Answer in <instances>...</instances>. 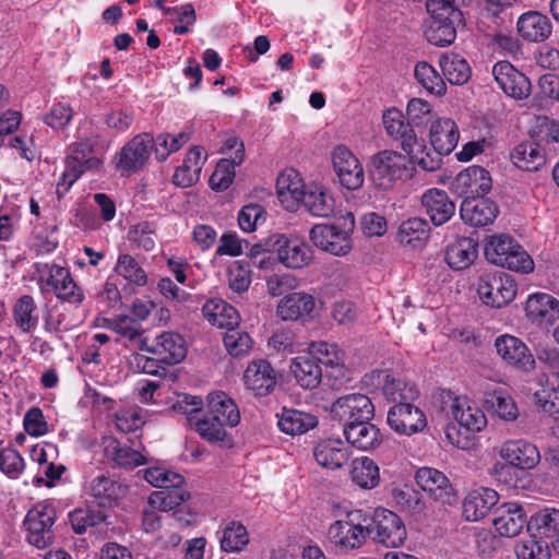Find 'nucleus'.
Masks as SVG:
<instances>
[{
  "label": "nucleus",
  "instance_id": "f257e3e1",
  "mask_svg": "<svg viewBox=\"0 0 559 559\" xmlns=\"http://www.w3.org/2000/svg\"><path fill=\"white\" fill-rule=\"evenodd\" d=\"M277 199L285 210L304 206L306 210L326 207L333 210L334 199L318 183L306 185L298 170L285 168L276 179Z\"/></svg>",
  "mask_w": 559,
  "mask_h": 559
},
{
  "label": "nucleus",
  "instance_id": "f03ea898",
  "mask_svg": "<svg viewBox=\"0 0 559 559\" xmlns=\"http://www.w3.org/2000/svg\"><path fill=\"white\" fill-rule=\"evenodd\" d=\"M429 139L433 153L427 151L425 146V152L421 154L416 147L412 159L423 170L435 171L441 167L442 156L449 155L456 147L460 139L459 128L452 119L439 118L430 126Z\"/></svg>",
  "mask_w": 559,
  "mask_h": 559
},
{
  "label": "nucleus",
  "instance_id": "7ed1b4c3",
  "mask_svg": "<svg viewBox=\"0 0 559 559\" xmlns=\"http://www.w3.org/2000/svg\"><path fill=\"white\" fill-rule=\"evenodd\" d=\"M488 262L522 274L534 270V261L512 236L506 234L489 237L484 248Z\"/></svg>",
  "mask_w": 559,
  "mask_h": 559
},
{
  "label": "nucleus",
  "instance_id": "20e7f679",
  "mask_svg": "<svg viewBox=\"0 0 559 559\" xmlns=\"http://www.w3.org/2000/svg\"><path fill=\"white\" fill-rule=\"evenodd\" d=\"M355 228L353 212L335 218L332 223L316 224L309 231L312 243L333 255H345L352 250L350 234Z\"/></svg>",
  "mask_w": 559,
  "mask_h": 559
},
{
  "label": "nucleus",
  "instance_id": "39448f33",
  "mask_svg": "<svg viewBox=\"0 0 559 559\" xmlns=\"http://www.w3.org/2000/svg\"><path fill=\"white\" fill-rule=\"evenodd\" d=\"M366 525L373 542L388 548L400 547L406 539L407 533L401 518L385 508H376L366 512Z\"/></svg>",
  "mask_w": 559,
  "mask_h": 559
},
{
  "label": "nucleus",
  "instance_id": "423d86ee",
  "mask_svg": "<svg viewBox=\"0 0 559 559\" xmlns=\"http://www.w3.org/2000/svg\"><path fill=\"white\" fill-rule=\"evenodd\" d=\"M414 162L411 157L391 151L384 150L372 155L369 166V175L374 186L389 189L397 180H404L412 177V170L408 164Z\"/></svg>",
  "mask_w": 559,
  "mask_h": 559
},
{
  "label": "nucleus",
  "instance_id": "0eeeda50",
  "mask_svg": "<svg viewBox=\"0 0 559 559\" xmlns=\"http://www.w3.org/2000/svg\"><path fill=\"white\" fill-rule=\"evenodd\" d=\"M369 534L366 512L362 510L347 512L345 519L333 522L328 531L329 539L344 550L360 548Z\"/></svg>",
  "mask_w": 559,
  "mask_h": 559
},
{
  "label": "nucleus",
  "instance_id": "6e6552de",
  "mask_svg": "<svg viewBox=\"0 0 559 559\" xmlns=\"http://www.w3.org/2000/svg\"><path fill=\"white\" fill-rule=\"evenodd\" d=\"M477 293L486 306L501 308L515 298L516 283L506 272H485L478 278Z\"/></svg>",
  "mask_w": 559,
  "mask_h": 559
},
{
  "label": "nucleus",
  "instance_id": "1a4fd4ad",
  "mask_svg": "<svg viewBox=\"0 0 559 559\" xmlns=\"http://www.w3.org/2000/svg\"><path fill=\"white\" fill-rule=\"evenodd\" d=\"M56 521V510L51 504L37 503L26 514L24 526L27 531V542L44 549L53 543L55 534L51 530Z\"/></svg>",
  "mask_w": 559,
  "mask_h": 559
},
{
  "label": "nucleus",
  "instance_id": "9d476101",
  "mask_svg": "<svg viewBox=\"0 0 559 559\" xmlns=\"http://www.w3.org/2000/svg\"><path fill=\"white\" fill-rule=\"evenodd\" d=\"M430 21L425 36L435 46H450L456 38L457 29L465 26L463 12L427 9Z\"/></svg>",
  "mask_w": 559,
  "mask_h": 559
},
{
  "label": "nucleus",
  "instance_id": "9b49d317",
  "mask_svg": "<svg viewBox=\"0 0 559 559\" xmlns=\"http://www.w3.org/2000/svg\"><path fill=\"white\" fill-rule=\"evenodd\" d=\"M154 148V138L147 132L133 136L117 154L116 168L121 175L140 171L147 163Z\"/></svg>",
  "mask_w": 559,
  "mask_h": 559
},
{
  "label": "nucleus",
  "instance_id": "f8f14e48",
  "mask_svg": "<svg viewBox=\"0 0 559 559\" xmlns=\"http://www.w3.org/2000/svg\"><path fill=\"white\" fill-rule=\"evenodd\" d=\"M331 415L344 427L349 421L356 424L357 421L371 420L374 417V405L365 394H346L332 403Z\"/></svg>",
  "mask_w": 559,
  "mask_h": 559
},
{
  "label": "nucleus",
  "instance_id": "ddd939ff",
  "mask_svg": "<svg viewBox=\"0 0 559 559\" xmlns=\"http://www.w3.org/2000/svg\"><path fill=\"white\" fill-rule=\"evenodd\" d=\"M497 354L504 362L518 370L530 373L536 368V359L526 344L516 336L503 334L496 338Z\"/></svg>",
  "mask_w": 559,
  "mask_h": 559
},
{
  "label": "nucleus",
  "instance_id": "4468645a",
  "mask_svg": "<svg viewBox=\"0 0 559 559\" xmlns=\"http://www.w3.org/2000/svg\"><path fill=\"white\" fill-rule=\"evenodd\" d=\"M388 425L399 435L412 436L427 426L425 413L413 404L396 403L388 412Z\"/></svg>",
  "mask_w": 559,
  "mask_h": 559
},
{
  "label": "nucleus",
  "instance_id": "2eb2a0df",
  "mask_svg": "<svg viewBox=\"0 0 559 559\" xmlns=\"http://www.w3.org/2000/svg\"><path fill=\"white\" fill-rule=\"evenodd\" d=\"M383 124L386 133L394 140L401 141L402 150L412 155L415 154V148L421 154L425 152L424 141H419L414 127L409 121H405L404 116L397 109H389L383 114Z\"/></svg>",
  "mask_w": 559,
  "mask_h": 559
},
{
  "label": "nucleus",
  "instance_id": "dca6fc26",
  "mask_svg": "<svg viewBox=\"0 0 559 559\" xmlns=\"http://www.w3.org/2000/svg\"><path fill=\"white\" fill-rule=\"evenodd\" d=\"M492 76L506 95L514 99H525L531 95L528 78L509 61H498L492 67Z\"/></svg>",
  "mask_w": 559,
  "mask_h": 559
},
{
  "label": "nucleus",
  "instance_id": "f3484780",
  "mask_svg": "<svg viewBox=\"0 0 559 559\" xmlns=\"http://www.w3.org/2000/svg\"><path fill=\"white\" fill-rule=\"evenodd\" d=\"M332 163L343 187L355 190L362 186L365 179L364 168L345 145H337L333 150Z\"/></svg>",
  "mask_w": 559,
  "mask_h": 559
},
{
  "label": "nucleus",
  "instance_id": "a211bd4d",
  "mask_svg": "<svg viewBox=\"0 0 559 559\" xmlns=\"http://www.w3.org/2000/svg\"><path fill=\"white\" fill-rule=\"evenodd\" d=\"M491 522L500 536L514 537L527 527L528 520L521 504L506 502L492 511Z\"/></svg>",
  "mask_w": 559,
  "mask_h": 559
},
{
  "label": "nucleus",
  "instance_id": "6ab92c4d",
  "mask_svg": "<svg viewBox=\"0 0 559 559\" xmlns=\"http://www.w3.org/2000/svg\"><path fill=\"white\" fill-rule=\"evenodd\" d=\"M499 454L510 466L521 469L534 468L540 461L536 445L523 439L506 441Z\"/></svg>",
  "mask_w": 559,
  "mask_h": 559
},
{
  "label": "nucleus",
  "instance_id": "aec40b11",
  "mask_svg": "<svg viewBox=\"0 0 559 559\" xmlns=\"http://www.w3.org/2000/svg\"><path fill=\"white\" fill-rule=\"evenodd\" d=\"M276 381L275 371L265 359L251 361L243 372L246 388L255 396L269 395L274 390Z\"/></svg>",
  "mask_w": 559,
  "mask_h": 559
},
{
  "label": "nucleus",
  "instance_id": "412c9836",
  "mask_svg": "<svg viewBox=\"0 0 559 559\" xmlns=\"http://www.w3.org/2000/svg\"><path fill=\"white\" fill-rule=\"evenodd\" d=\"M366 378L377 379L379 383L382 382L383 395L394 404L414 402L419 396V391L413 382L397 379L386 371L374 370Z\"/></svg>",
  "mask_w": 559,
  "mask_h": 559
},
{
  "label": "nucleus",
  "instance_id": "4be33fe9",
  "mask_svg": "<svg viewBox=\"0 0 559 559\" xmlns=\"http://www.w3.org/2000/svg\"><path fill=\"white\" fill-rule=\"evenodd\" d=\"M289 372L297 385L305 390L317 389L322 381L320 360L312 354L304 353L292 359Z\"/></svg>",
  "mask_w": 559,
  "mask_h": 559
},
{
  "label": "nucleus",
  "instance_id": "5701e85b",
  "mask_svg": "<svg viewBox=\"0 0 559 559\" xmlns=\"http://www.w3.org/2000/svg\"><path fill=\"white\" fill-rule=\"evenodd\" d=\"M344 437L352 447L361 451H372L380 447L382 435L371 420L349 421L343 428Z\"/></svg>",
  "mask_w": 559,
  "mask_h": 559
},
{
  "label": "nucleus",
  "instance_id": "b1692460",
  "mask_svg": "<svg viewBox=\"0 0 559 559\" xmlns=\"http://www.w3.org/2000/svg\"><path fill=\"white\" fill-rule=\"evenodd\" d=\"M316 462L328 469L342 468L349 460V448L341 439H323L313 448Z\"/></svg>",
  "mask_w": 559,
  "mask_h": 559
},
{
  "label": "nucleus",
  "instance_id": "393cba45",
  "mask_svg": "<svg viewBox=\"0 0 559 559\" xmlns=\"http://www.w3.org/2000/svg\"><path fill=\"white\" fill-rule=\"evenodd\" d=\"M525 312L539 325L551 324L559 318V300L546 293H535L527 298Z\"/></svg>",
  "mask_w": 559,
  "mask_h": 559
},
{
  "label": "nucleus",
  "instance_id": "a878e982",
  "mask_svg": "<svg viewBox=\"0 0 559 559\" xmlns=\"http://www.w3.org/2000/svg\"><path fill=\"white\" fill-rule=\"evenodd\" d=\"M498 501L499 495L491 488L480 487L472 490L463 501V515L467 521L476 522L485 518Z\"/></svg>",
  "mask_w": 559,
  "mask_h": 559
},
{
  "label": "nucleus",
  "instance_id": "bb28decb",
  "mask_svg": "<svg viewBox=\"0 0 559 559\" xmlns=\"http://www.w3.org/2000/svg\"><path fill=\"white\" fill-rule=\"evenodd\" d=\"M147 353L159 357L165 366H171L180 362L187 355L185 340L177 333L164 332L155 340L153 349Z\"/></svg>",
  "mask_w": 559,
  "mask_h": 559
},
{
  "label": "nucleus",
  "instance_id": "cd10ccee",
  "mask_svg": "<svg viewBox=\"0 0 559 559\" xmlns=\"http://www.w3.org/2000/svg\"><path fill=\"white\" fill-rule=\"evenodd\" d=\"M478 257V242L469 237L457 238L445 249L444 260L454 271L471 266Z\"/></svg>",
  "mask_w": 559,
  "mask_h": 559
},
{
  "label": "nucleus",
  "instance_id": "c85d7f7f",
  "mask_svg": "<svg viewBox=\"0 0 559 559\" xmlns=\"http://www.w3.org/2000/svg\"><path fill=\"white\" fill-rule=\"evenodd\" d=\"M516 26L520 36L532 43L547 39L552 29L550 20L537 11L523 13L519 17Z\"/></svg>",
  "mask_w": 559,
  "mask_h": 559
},
{
  "label": "nucleus",
  "instance_id": "c756f323",
  "mask_svg": "<svg viewBox=\"0 0 559 559\" xmlns=\"http://www.w3.org/2000/svg\"><path fill=\"white\" fill-rule=\"evenodd\" d=\"M417 485L429 492L435 500L445 501L449 499L452 488L445 475L432 467H421L416 472Z\"/></svg>",
  "mask_w": 559,
  "mask_h": 559
},
{
  "label": "nucleus",
  "instance_id": "7c9ffc66",
  "mask_svg": "<svg viewBox=\"0 0 559 559\" xmlns=\"http://www.w3.org/2000/svg\"><path fill=\"white\" fill-rule=\"evenodd\" d=\"M277 418L280 430L290 436L306 433L318 425L317 416L295 408L284 407Z\"/></svg>",
  "mask_w": 559,
  "mask_h": 559
},
{
  "label": "nucleus",
  "instance_id": "2f4dec72",
  "mask_svg": "<svg viewBox=\"0 0 559 559\" xmlns=\"http://www.w3.org/2000/svg\"><path fill=\"white\" fill-rule=\"evenodd\" d=\"M527 532L543 542H548L559 532V510L545 508L533 514L527 523Z\"/></svg>",
  "mask_w": 559,
  "mask_h": 559
},
{
  "label": "nucleus",
  "instance_id": "473e14b6",
  "mask_svg": "<svg viewBox=\"0 0 559 559\" xmlns=\"http://www.w3.org/2000/svg\"><path fill=\"white\" fill-rule=\"evenodd\" d=\"M314 299L306 293H292L284 296L277 305V316L282 320L296 321L312 312Z\"/></svg>",
  "mask_w": 559,
  "mask_h": 559
},
{
  "label": "nucleus",
  "instance_id": "72a5a7b5",
  "mask_svg": "<svg viewBox=\"0 0 559 559\" xmlns=\"http://www.w3.org/2000/svg\"><path fill=\"white\" fill-rule=\"evenodd\" d=\"M441 397L443 400L445 397L448 399L450 402L449 409L452 416L460 427L466 429V431H480L486 426V417L480 409L471 406L464 409L459 403V399L453 397L450 391L443 390Z\"/></svg>",
  "mask_w": 559,
  "mask_h": 559
},
{
  "label": "nucleus",
  "instance_id": "f704fd0d",
  "mask_svg": "<svg viewBox=\"0 0 559 559\" xmlns=\"http://www.w3.org/2000/svg\"><path fill=\"white\" fill-rule=\"evenodd\" d=\"M205 409L210 415H217L228 427H236L240 421L237 404L223 391L213 392L206 396Z\"/></svg>",
  "mask_w": 559,
  "mask_h": 559
},
{
  "label": "nucleus",
  "instance_id": "c9c22d12",
  "mask_svg": "<svg viewBox=\"0 0 559 559\" xmlns=\"http://www.w3.org/2000/svg\"><path fill=\"white\" fill-rule=\"evenodd\" d=\"M203 316L215 325L234 330L240 322V316L235 307L224 300H209L202 307Z\"/></svg>",
  "mask_w": 559,
  "mask_h": 559
},
{
  "label": "nucleus",
  "instance_id": "e433bc0d",
  "mask_svg": "<svg viewBox=\"0 0 559 559\" xmlns=\"http://www.w3.org/2000/svg\"><path fill=\"white\" fill-rule=\"evenodd\" d=\"M124 488L105 475L96 476L90 485V493L95 502L103 508H111L117 504Z\"/></svg>",
  "mask_w": 559,
  "mask_h": 559
},
{
  "label": "nucleus",
  "instance_id": "4c0bfd02",
  "mask_svg": "<svg viewBox=\"0 0 559 559\" xmlns=\"http://www.w3.org/2000/svg\"><path fill=\"white\" fill-rule=\"evenodd\" d=\"M313 259L312 249L301 242L289 240L285 237L282 248L278 249V262L288 269H301L310 264Z\"/></svg>",
  "mask_w": 559,
  "mask_h": 559
},
{
  "label": "nucleus",
  "instance_id": "58836bf2",
  "mask_svg": "<svg viewBox=\"0 0 559 559\" xmlns=\"http://www.w3.org/2000/svg\"><path fill=\"white\" fill-rule=\"evenodd\" d=\"M429 223L424 218L413 217L403 222L399 228L397 240L413 249L424 247L429 238Z\"/></svg>",
  "mask_w": 559,
  "mask_h": 559
},
{
  "label": "nucleus",
  "instance_id": "ea45409f",
  "mask_svg": "<svg viewBox=\"0 0 559 559\" xmlns=\"http://www.w3.org/2000/svg\"><path fill=\"white\" fill-rule=\"evenodd\" d=\"M47 284L53 288L57 298L62 301L79 306L84 300V294L71 293V295L68 296L62 293L66 288L73 289L75 287V282L72 280L70 271L66 267L52 264L49 270Z\"/></svg>",
  "mask_w": 559,
  "mask_h": 559
},
{
  "label": "nucleus",
  "instance_id": "a19ab883",
  "mask_svg": "<svg viewBox=\"0 0 559 559\" xmlns=\"http://www.w3.org/2000/svg\"><path fill=\"white\" fill-rule=\"evenodd\" d=\"M226 427L228 426L217 415H210L206 409H203L192 426L200 437L210 443L224 442L228 437Z\"/></svg>",
  "mask_w": 559,
  "mask_h": 559
},
{
  "label": "nucleus",
  "instance_id": "79ce46f5",
  "mask_svg": "<svg viewBox=\"0 0 559 559\" xmlns=\"http://www.w3.org/2000/svg\"><path fill=\"white\" fill-rule=\"evenodd\" d=\"M513 164L526 171H536L545 164V154L534 142L520 143L511 152Z\"/></svg>",
  "mask_w": 559,
  "mask_h": 559
},
{
  "label": "nucleus",
  "instance_id": "37998d69",
  "mask_svg": "<svg viewBox=\"0 0 559 559\" xmlns=\"http://www.w3.org/2000/svg\"><path fill=\"white\" fill-rule=\"evenodd\" d=\"M37 305L31 295L21 296L13 306V319L16 326L24 333L34 331L39 321Z\"/></svg>",
  "mask_w": 559,
  "mask_h": 559
},
{
  "label": "nucleus",
  "instance_id": "c03bdc74",
  "mask_svg": "<svg viewBox=\"0 0 559 559\" xmlns=\"http://www.w3.org/2000/svg\"><path fill=\"white\" fill-rule=\"evenodd\" d=\"M350 479L364 489H372L380 481L378 465L369 457L355 459L352 462Z\"/></svg>",
  "mask_w": 559,
  "mask_h": 559
},
{
  "label": "nucleus",
  "instance_id": "a18cd8bd",
  "mask_svg": "<svg viewBox=\"0 0 559 559\" xmlns=\"http://www.w3.org/2000/svg\"><path fill=\"white\" fill-rule=\"evenodd\" d=\"M249 544L247 527L239 521H230L222 530L221 549L224 552H240Z\"/></svg>",
  "mask_w": 559,
  "mask_h": 559
},
{
  "label": "nucleus",
  "instance_id": "49530a36",
  "mask_svg": "<svg viewBox=\"0 0 559 559\" xmlns=\"http://www.w3.org/2000/svg\"><path fill=\"white\" fill-rule=\"evenodd\" d=\"M439 63L444 78L452 85H463L471 78L472 70L469 64L459 55H442Z\"/></svg>",
  "mask_w": 559,
  "mask_h": 559
},
{
  "label": "nucleus",
  "instance_id": "de8ad7c7",
  "mask_svg": "<svg viewBox=\"0 0 559 559\" xmlns=\"http://www.w3.org/2000/svg\"><path fill=\"white\" fill-rule=\"evenodd\" d=\"M392 503L402 512L412 515L420 514L425 509L421 496L413 487L404 485L394 487L391 491Z\"/></svg>",
  "mask_w": 559,
  "mask_h": 559
},
{
  "label": "nucleus",
  "instance_id": "09e8293b",
  "mask_svg": "<svg viewBox=\"0 0 559 559\" xmlns=\"http://www.w3.org/2000/svg\"><path fill=\"white\" fill-rule=\"evenodd\" d=\"M491 189V178L489 173L484 176L483 180L477 179L475 183H467L466 197L461 205V210H464V205H469V199L478 200L471 210H498V205L488 198H485Z\"/></svg>",
  "mask_w": 559,
  "mask_h": 559
},
{
  "label": "nucleus",
  "instance_id": "8fccbe9b",
  "mask_svg": "<svg viewBox=\"0 0 559 559\" xmlns=\"http://www.w3.org/2000/svg\"><path fill=\"white\" fill-rule=\"evenodd\" d=\"M191 134L192 132L188 129L182 130L177 135L170 133L158 134L154 138L156 158L164 162L171 153L179 151L191 139Z\"/></svg>",
  "mask_w": 559,
  "mask_h": 559
},
{
  "label": "nucleus",
  "instance_id": "3c124183",
  "mask_svg": "<svg viewBox=\"0 0 559 559\" xmlns=\"http://www.w3.org/2000/svg\"><path fill=\"white\" fill-rule=\"evenodd\" d=\"M189 497L190 493L183 488L163 489L151 493L148 503L162 511H170L180 508Z\"/></svg>",
  "mask_w": 559,
  "mask_h": 559
},
{
  "label": "nucleus",
  "instance_id": "603ef678",
  "mask_svg": "<svg viewBox=\"0 0 559 559\" xmlns=\"http://www.w3.org/2000/svg\"><path fill=\"white\" fill-rule=\"evenodd\" d=\"M485 403L503 420L513 421L519 416L515 402L502 390L488 393Z\"/></svg>",
  "mask_w": 559,
  "mask_h": 559
},
{
  "label": "nucleus",
  "instance_id": "864d4df0",
  "mask_svg": "<svg viewBox=\"0 0 559 559\" xmlns=\"http://www.w3.org/2000/svg\"><path fill=\"white\" fill-rule=\"evenodd\" d=\"M416 80L431 94L443 95L445 84L439 73L427 62L421 61L415 66Z\"/></svg>",
  "mask_w": 559,
  "mask_h": 559
},
{
  "label": "nucleus",
  "instance_id": "5fc2aeb1",
  "mask_svg": "<svg viewBox=\"0 0 559 559\" xmlns=\"http://www.w3.org/2000/svg\"><path fill=\"white\" fill-rule=\"evenodd\" d=\"M173 411L186 415L187 424L190 428L195 423L204 408L203 400L198 395L180 394L171 406Z\"/></svg>",
  "mask_w": 559,
  "mask_h": 559
},
{
  "label": "nucleus",
  "instance_id": "6e6d98bb",
  "mask_svg": "<svg viewBox=\"0 0 559 559\" xmlns=\"http://www.w3.org/2000/svg\"><path fill=\"white\" fill-rule=\"evenodd\" d=\"M69 520L76 534H83L88 527L96 526L106 520L103 511L75 509L69 513Z\"/></svg>",
  "mask_w": 559,
  "mask_h": 559
},
{
  "label": "nucleus",
  "instance_id": "4d7b16f0",
  "mask_svg": "<svg viewBox=\"0 0 559 559\" xmlns=\"http://www.w3.org/2000/svg\"><path fill=\"white\" fill-rule=\"evenodd\" d=\"M116 272L130 283L143 286L146 284V273L135 259L129 254H121L115 267Z\"/></svg>",
  "mask_w": 559,
  "mask_h": 559
},
{
  "label": "nucleus",
  "instance_id": "13d9d810",
  "mask_svg": "<svg viewBox=\"0 0 559 559\" xmlns=\"http://www.w3.org/2000/svg\"><path fill=\"white\" fill-rule=\"evenodd\" d=\"M228 284L233 292L243 293L251 284L250 263L246 261H234L228 269Z\"/></svg>",
  "mask_w": 559,
  "mask_h": 559
},
{
  "label": "nucleus",
  "instance_id": "bf43d9fd",
  "mask_svg": "<svg viewBox=\"0 0 559 559\" xmlns=\"http://www.w3.org/2000/svg\"><path fill=\"white\" fill-rule=\"evenodd\" d=\"M223 342L226 350L233 357H242L252 348V340L249 334L237 329L227 331Z\"/></svg>",
  "mask_w": 559,
  "mask_h": 559
},
{
  "label": "nucleus",
  "instance_id": "052dcab7",
  "mask_svg": "<svg viewBox=\"0 0 559 559\" xmlns=\"http://www.w3.org/2000/svg\"><path fill=\"white\" fill-rule=\"evenodd\" d=\"M237 166L233 165L228 162L227 158H222L217 165L215 170L210 177V186L215 191H224L226 190L234 181L236 173L235 168Z\"/></svg>",
  "mask_w": 559,
  "mask_h": 559
},
{
  "label": "nucleus",
  "instance_id": "680f3d73",
  "mask_svg": "<svg viewBox=\"0 0 559 559\" xmlns=\"http://www.w3.org/2000/svg\"><path fill=\"white\" fill-rule=\"evenodd\" d=\"M518 559H549L547 542L534 538L530 534V539L520 543L515 548Z\"/></svg>",
  "mask_w": 559,
  "mask_h": 559
},
{
  "label": "nucleus",
  "instance_id": "e2e57ef3",
  "mask_svg": "<svg viewBox=\"0 0 559 559\" xmlns=\"http://www.w3.org/2000/svg\"><path fill=\"white\" fill-rule=\"evenodd\" d=\"M112 461L124 468H134L146 462L145 457L128 445L115 441L112 445Z\"/></svg>",
  "mask_w": 559,
  "mask_h": 559
},
{
  "label": "nucleus",
  "instance_id": "0e129e2a",
  "mask_svg": "<svg viewBox=\"0 0 559 559\" xmlns=\"http://www.w3.org/2000/svg\"><path fill=\"white\" fill-rule=\"evenodd\" d=\"M307 353L314 355L316 359L320 360V366L343 368L342 359L336 352V346L333 344L324 342L312 343Z\"/></svg>",
  "mask_w": 559,
  "mask_h": 559
},
{
  "label": "nucleus",
  "instance_id": "69168bd1",
  "mask_svg": "<svg viewBox=\"0 0 559 559\" xmlns=\"http://www.w3.org/2000/svg\"><path fill=\"white\" fill-rule=\"evenodd\" d=\"M154 233L155 226L152 223L142 222L129 229L128 239L132 242H135L145 251H151L155 247V241L153 238Z\"/></svg>",
  "mask_w": 559,
  "mask_h": 559
},
{
  "label": "nucleus",
  "instance_id": "338daca9",
  "mask_svg": "<svg viewBox=\"0 0 559 559\" xmlns=\"http://www.w3.org/2000/svg\"><path fill=\"white\" fill-rule=\"evenodd\" d=\"M24 465V460L17 450L5 448L0 451V469L10 478H17Z\"/></svg>",
  "mask_w": 559,
  "mask_h": 559
},
{
  "label": "nucleus",
  "instance_id": "774afa93",
  "mask_svg": "<svg viewBox=\"0 0 559 559\" xmlns=\"http://www.w3.org/2000/svg\"><path fill=\"white\" fill-rule=\"evenodd\" d=\"M25 431L33 437L44 436L48 431L47 421L39 407H31L23 419Z\"/></svg>",
  "mask_w": 559,
  "mask_h": 559
}]
</instances>
